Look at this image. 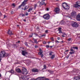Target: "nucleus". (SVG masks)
<instances>
[{"label": "nucleus", "mask_w": 80, "mask_h": 80, "mask_svg": "<svg viewBox=\"0 0 80 80\" xmlns=\"http://www.w3.org/2000/svg\"><path fill=\"white\" fill-rule=\"evenodd\" d=\"M51 39L52 41H54V40L53 39V38H51Z\"/></svg>", "instance_id": "nucleus-40"}, {"label": "nucleus", "mask_w": 80, "mask_h": 80, "mask_svg": "<svg viewBox=\"0 0 80 80\" xmlns=\"http://www.w3.org/2000/svg\"><path fill=\"white\" fill-rule=\"evenodd\" d=\"M63 8L65 10H68L69 9V8H70V7H69L68 5L67 6H66Z\"/></svg>", "instance_id": "nucleus-16"}, {"label": "nucleus", "mask_w": 80, "mask_h": 80, "mask_svg": "<svg viewBox=\"0 0 80 80\" xmlns=\"http://www.w3.org/2000/svg\"><path fill=\"white\" fill-rule=\"evenodd\" d=\"M22 17H24V16H25V14H22Z\"/></svg>", "instance_id": "nucleus-52"}, {"label": "nucleus", "mask_w": 80, "mask_h": 80, "mask_svg": "<svg viewBox=\"0 0 80 80\" xmlns=\"http://www.w3.org/2000/svg\"><path fill=\"white\" fill-rule=\"evenodd\" d=\"M76 3L78 5H80V1H78L76 2Z\"/></svg>", "instance_id": "nucleus-33"}, {"label": "nucleus", "mask_w": 80, "mask_h": 80, "mask_svg": "<svg viewBox=\"0 0 80 80\" xmlns=\"http://www.w3.org/2000/svg\"><path fill=\"white\" fill-rule=\"evenodd\" d=\"M12 5L13 6V7H15V5L14 3L12 4Z\"/></svg>", "instance_id": "nucleus-45"}, {"label": "nucleus", "mask_w": 80, "mask_h": 80, "mask_svg": "<svg viewBox=\"0 0 80 80\" xmlns=\"http://www.w3.org/2000/svg\"><path fill=\"white\" fill-rule=\"evenodd\" d=\"M33 40L35 42V43H38V42L37 41V40L35 39H33Z\"/></svg>", "instance_id": "nucleus-27"}, {"label": "nucleus", "mask_w": 80, "mask_h": 80, "mask_svg": "<svg viewBox=\"0 0 80 80\" xmlns=\"http://www.w3.org/2000/svg\"><path fill=\"white\" fill-rule=\"evenodd\" d=\"M48 30H46L45 31V32L46 33H48Z\"/></svg>", "instance_id": "nucleus-43"}, {"label": "nucleus", "mask_w": 80, "mask_h": 80, "mask_svg": "<svg viewBox=\"0 0 80 80\" xmlns=\"http://www.w3.org/2000/svg\"><path fill=\"white\" fill-rule=\"evenodd\" d=\"M73 23L72 24V26L73 27H78V24L75 22H73Z\"/></svg>", "instance_id": "nucleus-5"}, {"label": "nucleus", "mask_w": 80, "mask_h": 80, "mask_svg": "<svg viewBox=\"0 0 80 80\" xmlns=\"http://www.w3.org/2000/svg\"><path fill=\"white\" fill-rule=\"evenodd\" d=\"M69 51V50H66L65 51V52H68Z\"/></svg>", "instance_id": "nucleus-54"}, {"label": "nucleus", "mask_w": 80, "mask_h": 80, "mask_svg": "<svg viewBox=\"0 0 80 80\" xmlns=\"http://www.w3.org/2000/svg\"><path fill=\"white\" fill-rule=\"evenodd\" d=\"M68 5H67V3H66V2H63L62 4V7H63V8H65V7H67Z\"/></svg>", "instance_id": "nucleus-9"}, {"label": "nucleus", "mask_w": 80, "mask_h": 80, "mask_svg": "<svg viewBox=\"0 0 80 80\" xmlns=\"http://www.w3.org/2000/svg\"><path fill=\"white\" fill-rule=\"evenodd\" d=\"M70 51H71V52H75L74 50H73V49H70Z\"/></svg>", "instance_id": "nucleus-38"}, {"label": "nucleus", "mask_w": 80, "mask_h": 80, "mask_svg": "<svg viewBox=\"0 0 80 80\" xmlns=\"http://www.w3.org/2000/svg\"><path fill=\"white\" fill-rule=\"evenodd\" d=\"M16 71L18 73H21V72H22V71H21V70H20V69L19 68H18V69H16Z\"/></svg>", "instance_id": "nucleus-14"}, {"label": "nucleus", "mask_w": 80, "mask_h": 80, "mask_svg": "<svg viewBox=\"0 0 80 80\" xmlns=\"http://www.w3.org/2000/svg\"><path fill=\"white\" fill-rule=\"evenodd\" d=\"M28 1V0H24L23 1V2L21 4V5L23 6V7H25V5H26L27 2Z\"/></svg>", "instance_id": "nucleus-6"}, {"label": "nucleus", "mask_w": 80, "mask_h": 80, "mask_svg": "<svg viewBox=\"0 0 80 80\" xmlns=\"http://www.w3.org/2000/svg\"><path fill=\"white\" fill-rule=\"evenodd\" d=\"M52 53H53V52H51L49 54V55H50V56H51V55H52Z\"/></svg>", "instance_id": "nucleus-34"}, {"label": "nucleus", "mask_w": 80, "mask_h": 80, "mask_svg": "<svg viewBox=\"0 0 80 80\" xmlns=\"http://www.w3.org/2000/svg\"><path fill=\"white\" fill-rule=\"evenodd\" d=\"M7 16H6V15H4V18H6V17H7Z\"/></svg>", "instance_id": "nucleus-37"}, {"label": "nucleus", "mask_w": 80, "mask_h": 80, "mask_svg": "<svg viewBox=\"0 0 80 80\" xmlns=\"http://www.w3.org/2000/svg\"><path fill=\"white\" fill-rule=\"evenodd\" d=\"M22 73L24 75H27V71H25V72H22Z\"/></svg>", "instance_id": "nucleus-26"}, {"label": "nucleus", "mask_w": 80, "mask_h": 80, "mask_svg": "<svg viewBox=\"0 0 80 80\" xmlns=\"http://www.w3.org/2000/svg\"><path fill=\"white\" fill-rule=\"evenodd\" d=\"M38 4H35L34 5V8H35L36 9V8L37 7H38Z\"/></svg>", "instance_id": "nucleus-28"}, {"label": "nucleus", "mask_w": 80, "mask_h": 80, "mask_svg": "<svg viewBox=\"0 0 80 80\" xmlns=\"http://www.w3.org/2000/svg\"><path fill=\"white\" fill-rule=\"evenodd\" d=\"M72 48H74V49H75H75H76V50H78V47H73Z\"/></svg>", "instance_id": "nucleus-30"}, {"label": "nucleus", "mask_w": 80, "mask_h": 80, "mask_svg": "<svg viewBox=\"0 0 80 80\" xmlns=\"http://www.w3.org/2000/svg\"><path fill=\"white\" fill-rule=\"evenodd\" d=\"M14 13L13 11H11V14H13Z\"/></svg>", "instance_id": "nucleus-47"}, {"label": "nucleus", "mask_w": 80, "mask_h": 80, "mask_svg": "<svg viewBox=\"0 0 80 80\" xmlns=\"http://www.w3.org/2000/svg\"><path fill=\"white\" fill-rule=\"evenodd\" d=\"M25 45L26 46H28V47H29V46H28V43L27 42H25Z\"/></svg>", "instance_id": "nucleus-31"}, {"label": "nucleus", "mask_w": 80, "mask_h": 80, "mask_svg": "<svg viewBox=\"0 0 80 80\" xmlns=\"http://www.w3.org/2000/svg\"><path fill=\"white\" fill-rule=\"evenodd\" d=\"M74 7H75V8H78L79 7H80V5L76 3V4H75L74 5Z\"/></svg>", "instance_id": "nucleus-15"}, {"label": "nucleus", "mask_w": 80, "mask_h": 80, "mask_svg": "<svg viewBox=\"0 0 80 80\" xmlns=\"http://www.w3.org/2000/svg\"><path fill=\"white\" fill-rule=\"evenodd\" d=\"M32 35H29V37L30 38H32Z\"/></svg>", "instance_id": "nucleus-56"}, {"label": "nucleus", "mask_w": 80, "mask_h": 80, "mask_svg": "<svg viewBox=\"0 0 80 80\" xmlns=\"http://www.w3.org/2000/svg\"><path fill=\"white\" fill-rule=\"evenodd\" d=\"M28 15V12H26L25 13V15L26 16H27V15Z\"/></svg>", "instance_id": "nucleus-46"}, {"label": "nucleus", "mask_w": 80, "mask_h": 80, "mask_svg": "<svg viewBox=\"0 0 80 80\" xmlns=\"http://www.w3.org/2000/svg\"><path fill=\"white\" fill-rule=\"evenodd\" d=\"M2 58V57L0 56V62H1V60H2V58Z\"/></svg>", "instance_id": "nucleus-53"}, {"label": "nucleus", "mask_w": 80, "mask_h": 80, "mask_svg": "<svg viewBox=\"0 0 80 80\" xmlns=\"http://www.w3.org/2000/svg\"><path fill=\"white\" fill-rule=\"evenodd\" d=\"M33 8H29L28 11V12H31V11H32V10H33Z\"/></svg>", "instance_id": "nucleus-22"}, {"label": "nucleus", "mask_w": 80, "mask_h": 80, "mask_svg": "<svg viewBox=\"0 0 80 80\" xmlns=\"http://www.w3.org/2000/svg\"><path fill=\"white\" fill-rule=\"evenodd\" d=\"M21 78L22 79H23V80H25V76H22Z\"/></svg>", "instance_id": "nucleus-32"}, {"label": "nucleus", "mask_w": 80, "mask_h": 80, "mask_svg": "<svg viewBox=\"0 0 80 80\" xmlns=\"http://www.w3.org/2000/svg\"><path fill=\"white\" fill-rule=\"evenodd\" d=\"M32 72H38V69H33L32 70Z\"/></svg>", "instance_id": "nucleus-12"}, {"label": "nucleus", "mask_w": 80, "mask_h": 80, "mask_svg": "<svg viewBox=\"0 0 80 80\" xmlns=\"http://www.w3.org/2000/svg\"><path fill=\"white\" fill-rule=\"evenodd\" d=\"M43 44H46V42L45 41H44L43 42Z\"/></svg>", "instance_id": "nucleus-51"}, {"label": "nucleus", "mask_w": 80, "mask_h": 80, "mask_svg": "<svg viewBox=\"0 0 80 80\" xmlns=\"http://www.w3.org/2000/svg\"><path fill=\"white\" fill-rule=\"evenodd\" d=\"M39 55H41V58H43V52H40L38 53Z\"/></svg>", "instance_id": "nucleus-13"}, {"label": "nucleus", "mask_w": 80, "mask_h": 80, "mask_svg": "<svg viewBox=\"0 0 80 80\" xmlns=\"http://www.w3.org/2000/svg\"><path fill=\"white\" fill-rule=\"evenodd\" d=\"M38 3L39 4V7H40V5H44L45 4V2L42 1L41 2H39L38 3Z\"/></svg>", "instance_id": "nucleus-8"}, {"label": "nucleus", "mask_w": 80, "mask_h": 80, "mask_svg": "<svg viewBox=\"0 0 80 80\" xmlns=\"http://www.w3.org/2000/svg\"><path fill=\"white\" fill-rule=\"evenodd\" d=\"M22 4H21L19 6V8H21V7H22Z\"/></svg>", "instance_id": "nucleus-42"}, {"label": "nucleus", "mask_w": 80, "mask_h": 80, "mask_svg": "<svg viewBox=\"0 0 80 80\" xmlns=\"http://www.w3.org/2000/svg\"><path fill=\"white\" fill-rule=\"evenodd\" d=\"M45 37V34H43L41 36V37Z\"/></svg>", "instance_id": "nucleus-35"}, {"label": "nucleus", "mask_w": 80, "mask_h": 80, "mask_svg": "<svg viewBox=\"0 0 80 80\" xmlns=\"http://www.w3.org/2000/svg\"><path fill=\"white\" fill-rule=\"evenodd\" d=\"M69 57V56H68L66 57L67 58H68Z\"/></svg>", "instance_id": "nucleus-57"}, {"label": "nucleus", "mask_w": 80, "mask_h": 80, "mask_svg": "<svg viewBox=\"0 0 80 80\" xmlns=\"http://www.w3.org/2000/svg\"><path fill=\"white\" fill-rule=\"evenodd\" d=\"M34 34L36 35V36H38V35L37 33H34Z\"/></svg>", "instance_id": "nucleus-36"}, {"label": "nucleus", "mask_w": 80, "mask_h": 80, "mask_svg": "<svg viewBox=\"0 0 80 80\" xmlns=\"http://www.w3.org/2000/svg\"><path fill=\"white\" fill-rule=\"evenodd\" d=\"M22 72H27V69L26 68H24L22 69Z\"/></svg>", "instance_id": "nucleus-24"}, {"label": "nucleus", "mask_w": 80, "mask_h": 80, "mask_svg": "<svg viewBox=\"0 0 80 80\" xmlns=\"http://www.w3.org/2000/svg\"><path fill=\"white\" fill-rule=\"evenodd\" d=\"M50 17L49 14L47 13L43 15V18L45 20H49Z\"/></svg>", "instance_id": "nucleus-2"}, {"label": "nucleus", "mask_w": 80, "mask_h": 80, "mask_svg": "<svg viewBox=\"0 0 80 80\" xmlns=\"http://www.w3.org/2000/svg\"><path fill=\"white\" fill-rule=\"evenodd\" d=\"M56 43H59V42L57 40H56Z\"/></svg>", "instance_id": "nucleus-48"}, {"label": "nucleus", "mask_w": 80, "mask_h": 80, "mask_svg": "<svg viewBox=\"0 0 80 80\" xmlns=\"http://www.w3.org/2000/svg\"><path fill=\"white\" fill-rule=\"evenodd\" d=\"M23 21H24V22H26V19H24L23 20Z\"/></svg>", "instance_id": "nucleus-63"}, {"label": "nucleus", "mask_w": 80, "mask_h": 80, "mask_svg": "<svg viewBox=\"0 0 80 80\" xmlns=\"http://www.w3.org/2000/svg\"><path fill=\"white\" fill-rule=\"evenodd\" d=\"M46 48H49L50 47V46H49V45H47L46 46Z\"/></svg>", "instance_id": "nucleus-41"}, {"label": "nucleus", "mask_w": 80, "mask_h": 80, "mask_svg": "<svg viewBox=\"0 0 80 80\" xmlns=\"http://www.w3.org/2000/svg\"><path fill=\"white\" fill-rule=\"evenodd\" d=\"M54 12L56 13H60V8H57L54 9Z\"/></svg>", "instance_id": "nucleus-4"}, {"label": "nucleus", "mask_w": 80, "mask_h": 80, "mask_svg": "<svg viewBox=\"0 0 80 80\" xmlns=\"http://www.w3.org/2000/svg\"><path fill=\"white\" fill-rule=\"evenodd\" d=\"M75 80H80V78H79L78 76H75L74 78Z\"/></svg>", "instance_id": "nucleus-18"}, {"label": "nucleus", "mask_w": 80, "mask_h": 80, "mask_svg": "<svg viewBox=\"0 0 80 80\" xmlns=\"http://www.w3.org/2000/svg\"><path fill=\"white\" fill-rule=\"evenodd\" d=\"M53 71L51 70V72L50 73H53Z\"/></svg>", "instance_id": "nucleus-58"}, {"label": "nucleus", "mask_w": 80, "mask_h": 80, "mask_svg": "<svg viewBox=\"0 0 80 80\" xmlns=\"http://www.w3.org/2000/svg\"><path fill=\"white\" fill-rule=\"evenodd\" d=\"M51 71V70H48V72H49V73H50Z\"/></svg>", "instance_id": "nucleus-61"}, {"label": "nucleus", "mask_w": 80, "mask_h": 80, "mask_svg": "<svg viewBox=\"0 0 80 80\" xmlns=\"http://www.w3.org/2000/svg\"><path fill=\"white\" fill-rule=\"evenodd\" d=\"M58 31H59V33H62V28H59Z\"/></svg>", "instance_id": "nucleus-19"}, {"label": "nucleus", "mask_w": 80, "mask_h": 80, "mask_svg": "<svg viewBox=\"0 0 80 80\" xmlns=\"http://www.w3.org/2000/svg\"><path fill=\"white\" fill-rule=\"evenodd\" d=\"M42 23H46V21H43L42 22Z\"/></svg>", "instance_id": "nucleus-55"}, {"label": "nucleus", "mask_w": 80, "mask_h": 80, "mask_svg": "<svg viewBox=\"0 0 80 80\" xmlns=\"http://www.w3.org/2000/svg\"><path fill=\"white\" fill-rule=\"evenodd\" d=\"M2 13L1 12H0V16H2Z\"/></svg>", "instance_id": "nucleus-62"}, {"label": "nucleus", "mask_w": 80, "mask_h": 80, "mask_svg": "<svg viewBox=\"0 0 80 80\" xmlns=\"http://www.w3.org/2000/svg\"><path fill=\"white\" fill-rule=\"evenodd\" d=\"M55 57V56L54 55H52L51 57H50V58L51 59H53V58H54V57Z\"/></svg>", "instance_id": "nucleus-21"}, {"label": "nucleus", "mask_w": 80, "mask_h": 80, "mask_svg": "<svg viewBox=\"0 0 80 80\" xmlns=\"http://www.w3.org/2000/svg\"><path fill=\"white\" fill-rule=\"evenodd\" d=\"M9 72L11 73H13L15 72L14 71L13 69H12L11 71H10Z\"/></svg>", "instance_id": "nucleus-23"}, {"label": "nucleus", "mask_w": 80, "mask_h": 80, "mask_svg": "<svg viewBox=\"0 0 80 80\" xmlns=\"http://www.w3.org/2000/svg\"><path fill=\"white\" fill-rule=\"evenodd\" d=\"M49 10V9L48 8H46V10L47 11H48Z\"/></svg>", "instance_id": "nucleus-50"}, {"label": "nucleus", "mask_w": 80, "mask_h": 80, "mask_svg": "<svg viewBox=\"0 0 80 80\" xmlns=\"http://www.w3.org/2000/svg\"><path fill=\"white\" fill-rule=\"evenodd\" d=\"M74 53H75V51H73L72 52H69V54H70V55H72V54H74Z\"/></svg>", "instance_id": "nucleus-25"}, {"label": "nucleus", "mask_w": 80, "mask_h": 80, "mask_svg": "<svg viewBox=\"0 0 80 80\" xmlns=\"http://www.w3.org/2000/svg\"><path fill=\"white\" fill-rule=\"evenodd\" d=\"M8 34H9V35H13V34L12 33V32H11L10 31V30H9L8 32Z\"/></svg>", "instance_id": "nucleus-17"}, {"label": "nucleus", "mask_w": 80, "mask_h": 80, "mask_svg": "<svg viewBox=\"0 0 80 80\" xmlns=\"http://www.w3.org/2000/svg\"><path fill=\"white\" fill-rule=\"evenodd\" d=\"M37 47H38L37 46H36H36H35V48H37Z\"/></svg>", "instance_id": "nucleus-59"}, {"label": "nucleus", "mask_w": 80, "mask_h": 80, "mask_svg": "<svg viewBox=\"0 0 80 80\" xmlns=\"http://www.w3.org/2000/svg\"><path fill=\"white\" fill-rule=\"evenodd\" d=\"M77 15V13L75 11H73L71 13V17H73V18H74V17H75Z\"/></svg>", "instance_id": "nucleus-3"}, {"label": "nucleus", "mask_w": 80, "mask_h": 80, "mask_svg": "<svg viewBox=\"0 0 80 80\" xmlns=\"http://www.w3.org/2000/svg\"><path fill=\"white\" fill-rule=\"evenodd\" d=\"M72 40V38H69V39H68V41H70V40Z\"/></svg>", "instance_id": "nucleus-44"}, {"label": "nucleus", "mask_w": 80, "mask_h": 80, "mask_svg": "<svg viewBox=\"0 0 80 80\" xmlns=\"http://www.w3.org/2000/svg\"><path fill=\"white\" fill-rule=\"evenodd\" d=\"M9 55L8 53L5 52V51L3 50L2 51L0 52V56L2 58H3V57H8Z\"/></svg>", "instance_id": "nucleus-1"}, {"label": "nucleus", "mask_w": 80, "mask_h": 80, "mask_svg": "<svg viewBox=\"0 0 80 80\" xmlns=\"http://www.w3.org/2000/svg\"><path fill=\"white\" fill-rule=\"evenodd\" d=\"M61 33H62V35H66V33H63L62 32Z\"/></svg>", "instance_id": "nucleus-49"}, {"label": "nucleus", "mask_w": 80, "mask_h": 80, "mask_svg": "<svg viewBox=\"0 0 80 80\" xmlns=\"http://www.w3.org/2000/svg\"><path fill=\"white\" fill-rule=\"evenodd\" d=\"M46 65H44L43 66L44 68H42V70H44V69H46L47 68H46Z\"/></svg>", "instance_id": "nucleus-29"}, {"label": "nucleus", "mask_w": 80, "mask_h": 80, "mask_svg": "<svg viewBox=\"0 0 80 80\" xmlns=\"http://www.w3.org/2000/svg\"><path fill=\"white\" fill-rule=\"evenodd\" d=\"M28 8H29V7H28V6H26L24 7V11L28 9Z\"/></svg>", "instance_id": "nucleus-20"}, {"label": "nucleus", "mask_w": 80, "mask_h": 80, "mask_svg": "<svg viewBox=\"0 0 80 80\" xmlns=\"http://www.w3.org/2000/svg\"><path fill=\"white\" fill-rule=\"evenodd\" d=\"M22 55L23 56H25V55H26V54H27L28 53H27V52H26L25 51H22Z\"/></svg>", "instance_id": "nucleus-10"}, {"label": "nucleus", "mask_w": 80, "mask_h": 80, "mask_svg": "<svg viewBox=\"0 0 80 80\" xmlns=\"http://www.w3.org/2000/svg\"><path fill=\"white\" fill-rule=\"evenodd\" d=\"M13 46H14V47H17V45L16 44H13Z\"/></svg>", "instance_id": "nucleus-39"}, {"label": "nucleus", "mask_w": 80, "mask_h": 80, "mask_svg": "<svg viewBox=\"0 0 80 80\" xmlns=\"http://www.w3.org/2000/svg\"><path fill=\"white\" fill-rule=\"evenodd\" d=\"M77 20H78V21H80V14H79L77 16Z\"/></svg>", "instance_id": "nucleus-11"}, {"label": "nucleus", "mask_w": 80, "mask_h": 80, "mask_svg": "<svg viewBox=\"0 0 80 80\" xmlns=\"http://www.w3.org/2000/svg\"><path fill=\"white\" fill-rule=\"evenodd\" d=\"M20 41H19L18 42H17L16 43H20Z\"/></svg>", "instance_id": "nucleus-60"}, {"label": "nucleus", "mask_w": 80, "mask_h": 80, "mask_svg": "<svg viewBox=\"0 0 80 80\" xmlns=\"http://www.w3.org/2000/svg\"><path fill=\"white\" fill-rule=\"evenodd\" d=\"M58 40H60V38L59 37H58L57 38Z\"/></svg>", "instance_id": "nucleus-64"}, {"label": "nucleus", "mask_w": 80, "mask_h": 80, "mask_svg": "<svg viewBox=\"0 0 80 80\" xmlns=\"http://www.w3.org/2000/svg\"><path fill=\"white\" fill-rule=\"evenodd\" d=\"M45 79V77H39L37 78L35 80H43Z\"/></svg>", "instance_id": "nucleus-7"}]
</instances>
